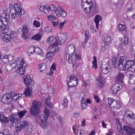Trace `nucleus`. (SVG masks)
<instances>
[{
  "label": "nucleus",
  "mask_w": 135,
  "mask_h": 135,
  "mask_svg": "<svg viewBox=\"0 0 135 135\" xmlns=\"http://www.w3.org/2000/svg\"><path fill=\"white\" fill-rule=\"evenodd\" d=\"M3 36V40L4 41L8 42L11 39L9 36V35L8 34H5Z\"/></svg>",
  "instance_id": "35"
},
{
  "label": "nucleus",
  "mask_w": 135,
  "mask_h": 135,
  "mask_svg": "<svg viewBox=\"0 0 135 135\" xmlns=\"http://www.w3.org/2000/svg\"><path fill=\"white\" fill-rule=\"evenodd\" d=\"M33 25L36 27H39L40 26V22L37 20H35L33 23Z\"/></svg>",
  "instance_id": "49"
},
{
  "label": "nucleus",
  "mask_w": 135,
  "mask_h": 135,
  "mask_svg": "<svg viewBox=\"0 0 135 135\" xmlns=\"http://www.w3.org/2000/svg\"><path fill=\"white\" fill-rule=\"evenodd\" d=\"M123 129L128 134L132 135L135 134V129L132 127L124 125Z\"/></svg>",
  "instance_id": "10"
},
{
  "label": "nucleus",
  "mask_w": 135,
  "mask_h": 135,
  "mask_svg": "<svg viewBox=\"0 0 135 135\" xmlns=\"http://www.w3.org/2000/svg\"><path fill=\"white\" fill-rule=\"evenodd\" d=\"M10 95L9 93L4 94L1 98V101L5 104H8L11 101V99L10 98Z\"/></svg>",
  "instance_id": "13"
},
{
  "label": "nucleus",
  "mask_w": 135,
  "mask_h": 135,
  "mask_svg": "<svg viewBox=\"0 0 135 135\" xmlns=\"http://www.w3.org/2000/svg\"><path fill=\"white\" fill-rule=\"evenodd\" d=\"M118 29L120 31H123L125 29V26L122 24H119Z\"/></svg>",
  "instance_id": "52"
},
{
  "label": "nucleus",
  "mask_w": 135,
  "mask_h": 135,
  "mask_svg": "<svg viewBox=\"0 0 135 135\" xmlns=\"http://www.w3.org/2000/svg\"><path fill=\"white\" fill-rule=\"evenodd\" d=\"M102 65L106 66V65L109 66V64L110 62V59L108 57H104L102 61Z\"/></svg>",
  "instance_id": "26"
},
{
  "label": "nucleus",
  "mask_w": 135,
  "mask_h": 135,
  "mask_svg": "<svg viewBox=\"0 0 135 135\" xmlns=\"http://www.w3.org/2000/svg\"><path fill=\"white\" fill-rule=\"evenodd\" d=\"M78 132H79L78 130L77 132V135H84V131L83 129L81 128V130H80V132L79 133H78Z\"/></svg>",
  "instance_id": "59"
},
{
  "label": "nucleus",
  "mask_w": 135,
  "mask_h": 135,
  "mask_svg": "<svg viewBox=\"0 0 135 135\" xmlns=\"http://www.w3.org/2000/svg\"><path fill=\"white\" fill-rule=\"evenodd\" d=\"M46 8L48 12V13L50 11H54L58 17H60V16L64 17L67 15L66 12L64 11V9L62 7L57 6L56 7L54 5H50L46 6Z\"/></svg>",
  "instance_id": "4"
},
{
  "label": "nucleus",
  "mask_w": 135,
  "mask_h": 135,
  "mask_svg": "<svg viewBox=\"0 0 135 135\" xmlns=\"http://www.w3.org/2000/svg\"><path fill=\"white\" fill-rule=\"evenodd\" d=\"M117 61V60L115 57H113L112 58V64L114 67L115 66Z\"/></svg>",
  "instance_id": "57"
},
{
  "label": "nucleus",
  "mask_w": 135,
  "mask_h": 135,
  "mask_svg": "<svg viewBox=\"0 0 135 135\" xmlns=\"http://www.w3.org/2000/svg\"><path fill=\"white\" fill-rule=\"evenodd\" d=\"M9 94L10 95V98L11 99V100L12 99L14 100H17L22 96L21 94H17L13 92H11Z\"/></svg>",
  "instance_id": "17"
},
{
  "label": "nucleus",
  "mask_w": 135,
  "mask_h": 135,
  "mask_svg": "<svg viewBox=\"0 0 135 135\" xmlns=\"http://www.w3.org/2000/svg\"><path fill=\"white\" fill-rule=\"evenodd\" d=\"M9 9L12 18H16L17 15L20 17L24 13L20 8V5L17 3H15L14 5H10Z\"/></svg>",
  "instance_id": "3"
},
{
  "label": "nucleus",
  "mask_w": 135,
  "mask_h": 135,
  "mask_svg": "<svg viewBox=\"0 0 135 135\" xmlns=\"http://www.w3.org/2000/svg\"><path fill=\"white\" fill-rule=\"evenodd\" d=\"M30 110L31 114L34 115L36 116L41 112L40 110L32 106L30 109Z\"/></svg>",
  "instance_id": "21"
},
{
  "label": "nucleus",
  "mask_w": 135,
  "mask_h": 135,
  "mask_svg": "<svg viewBox=\"0 0 135 135\" xmlns=\"http://www.w3.org/2000/svg\"><path fill=\"white\" fill-rule=\"evenodd\" d=\"M48 92L49 93L52 94L54 93V88L53 86L48 88Z\"/></svg>",
  "instance_id": "51"
},
{
  "label": "nucleus",
  "mask_w": 135,
  "mask_h": 135,
  "mask_svg": "<svg viewBox=\"0 0 135 135\" xmlns=\"http://www.w3.org/2000/svg\"><path fill=\"white\" fill-rule=\"evenodd\" d=\"M0 135H12L10 131L7 129H4L3 131L0 133Z\"/></svg>",
  "instance_id": "34"
},
{
  "label": "nucleus",
  "mask_w": 135,
  "mask_h": 135,
  "mask_svg": "<svg viewBox=\"0 0 135 135\" xmlns=\"http://www.w3.org/2000/svg\"><path fill=\"white\" fill-rule=\"evenodd\" d=\"M45 102L46 105L49 107H50L51 104L50 103V99L49 98H47L46 99Z\"/></svg>",
  "instance_id": "56"
},
{
  "label": "nucleus",
  "mask_w": 135,
  "mask_h": 135,
  "mask_svg": "<svg viewBox=\"0 0 135 135\" xmlns=\"http://www.w3.org/2000/svg\"><path fill=\"white\" fill-rule=\"evenodd\" d=\"M122 87V85L119 83L113 85L111 88L113 93L114 94H116L118 91L121 90Z\"/></svg>",
  "instance_id": "14"
},
{
  "label": "nucleus",
  "mask_w": 135,
  "mask_h": 135,
  "mask_svg": "<svg viewBox=\"0 0 135 135\" xmlns=\"http://www.w3.org/2000/svg\"><path fill=\"white\" fill-rule=\"evenodd\" d=\"M17 123L16 125V129L17 132H20L28 125V122L26 120L20 121Z\"/></svg>",
  "instance_id": "7"
},
{
  "label": "nucleus",
  "mask_w": 135,
  "mask_h": 135,
  "mask_svg": "<svg viewBox=\"0 0 135 135\" xmlns=\"http://www.w3.org/2000/svg\"><path fill=\"white\" fill-rule=\"evenodd\" d=\"M28 31L27 25L25 24H24L22 27V33L21 34V37L23 40L27 38V36Z\"/></svg>",
  "instance_id": "11"
},
{
  "label": "nucleus",
  "mask_w": 135,
  "mask_h": 135,
  "mask_svg": "<svg viewBox=\"0 0 135 135\" xmlns=\"http://www.w3.org/2000/svg\"><path fill=\"white\" fill-rule=\"evenodd\" d=\"M68 100L66 98H65L63 102L62 103V105H63L64 107H66L68 105Z\"/></svg>",
  "instance_id": "50"
},
{
  "label": "nucleus",
  "mask_w": 135,
  "mask_h": 135,
  "mask_svg": "<svg viewBox=\"0 0 135 135\" xmlns=\"http://www.w3.org/2000/svg\"><path fill=\"white\" fill-rule=\"evenodd\" d=\"M9 36L12 39L15 38L16 36V33L15 32L13 31H11L10 33Z\"/></svg>",
  "instance_id": "48"
},
{
  "label": "nucleus",
  "mask_w": 135,
  "mask_h": 135,
  "mask_svg": "<svg viewBox=\"0 0 135 135\" xmlns=\"http://www.w3.org/2000/svg\"><path fill=\"white\" fill-rule=\"evenodd\" d=\"M123 42H121V45H126L128 43V39L127 37H125L123 40Z\"/></svg>",
  "instance_id": "47"
},
{
  "label": "nucleus",
  "mask_w": 135,
  "mask_h": 135,
  "mask_svg": "<svg viewBox=\"0 0 135 135\" xmlns=\"http://www.w3.org/2000/svg\"><path fill=\"white\" fill-rule=\"evenodd\" d=\"M41 38V35L37 34L33 36L32 38L36 40L39 41L40 40Z\"/></svg>",
  "instance_id": "41"
},
{
  "label": "nucleus",
  "mask_w": 135,
  "mask_h": 135,
  "mask_svg": "<svg viewBox=\"0 0 135 135\" xmlns=\"http://www.w3.org/2000/svg\"><path fill=\"white\" fill-rule=\"evenodd\" d=\"M39 117L41 121L40 124V126L42 128H45L47 126L46 124V120L48 117L45 116L44 115L42 114L39 115Z\"/></svg>",
  "instance_id": "8"
},
{
  "label": "nucleus",
  "mask_w": 135,
  "mask_h": 135,
  "mask_svg": "<svg viewBox=\"0 0 135 135\" xmlns=\"http://www.w3.org/2000/svg\"><path fill=\"white\" fill-rule=\"evenodd\" d=\"M6 57L8 59V61H11L13 59V56L11 55H10L7 56H6Z\"/></svg>",
  "instance_id": "60"
},
{
  "label": "nucleus",
  "mask_w": 135,
  "mask_h": 135,
  "mask_svg": "<svg viewBox=\"0 0 135 135\" xmlns=\"http://www.w3.org/2000/svg\"><path fill=\"white\" fill-rule=\"evenodd\" d=\"M102 19V17L99 15H97L95 16L94 19L95 22L96 27L98 29V27L99 22H100Z\"/></svg>",
  "instance_id": "29"
},
{
  "label": "nucleus",
  "mask_w": 135,
  "mask_h": 135,
  "mask_svg": "<svg viewBox=\"0 0 135 135\" xmlns=\"http://www.w3.org/2000/svg\"><path fill=\"white\" fill-rule=\"evenodd\" d=\"M47 68V66L45 63H42L40 64L39 66L40 72L42 73H44L46 71Z\"/></svg>",
  "instance_id": "24"
},
{
  "label": "nucleus",
  "mask_w": 135,
  "mask_h": 135,
  "mask_svg": "<svg viewBox=\"0 0 135 135\" xmlns=\"http://www.w3.org/2000/svg\"><path fill=\"white\" fill-rule=\"evenodd\" d=\"M32 106L40 110L41 107V102L38 100H33Z\"/></svg>",
  "instance_id": "22"
},
{
  "label": "nucleus",
  "mask_w": 135,
  "mask_h": 135,
  "mask_svg": "<svg viewBox=\"0 0 135 135\" xmlns=\"http://www.w3.org/2000/svg\"><path fill=\"white\" fill-rule=\"evenodd\" d=\"M35 52L37 54L41 56H44V53L40 48L38 47H35Z\"/></svg>",
  "instance_id": "32"
},
{
  "label": "nucleus",
  "mask_w": 135,
  "mask_h": 135,
  "mask_svg": "<svg viewBox=\"0 0 135 135\" xmlns=\"http://www.w3.org/2000/svg\"><path fill=\"white\" fill-rule=\"evenodd\" d=\"M55 46H54L53 47L51 48H50V46H49V48H51L50 50H52V51L53 53H54V54H55L60 49V47H58L57 48H56L55 47Z\"/></svg>",
  "instance_id": "38"
},
{
  "label": "nucleus",
  "mask_w": 135,
  "mask_h": 135,
  "mask_svg": "<svg viewBox=\"0 0 135 135\" xmlns=\"http://www.w3.org/2000/svg\"><path fill=\"white\" fill-rule=\"evenodd\" d=\"M47 18L48 19L50 20H55L56 17L53 15H51L47 16Z\"/></svg>",
  "instance_id": "55"
},
{
  "label": "nucleus",
  "mask_w": 135,
  "mask_h": 135,
  "mask_svg": "<svg viewBox=\"0 0 135 135\" xmlns=\"http://www.w3.org/2000/svg\"><path fill=\"white\" fill-rule=\"evenodd\" d=\"M94 98L95 99V101L96 103H98L100 101V99L96 95H95Z\"/></svg>",
  "instance_id": "63"
},
{
  "label": "nucleus",
  "mask_w": 135,
  "mask_h": 135,
  "mask_svg": "<svg viewBox=\"0 0 135 135\" xmlns=\"http://www.w3.org/2000/svg\"><path fill=\"white\" fill-rule=\"evenodd\" d=\"M17 116L16 117L12 116L11 117H10L9 118V120L11 121L13 123H16L17 122L18 120V118H16Z\"/></svg>",
  "instance_id": "37"
},
{
  "label": "nucleus",
  "mask_w": 135,
  "mask_h": 135,
  "mask_svg": "<svg viewBox=\"0 0 135 135\" xmlns=\"http://www.w3.org/2000/svg\"><path fill=\"white\" fill-rule=\"evenodd\" d=\"M108 100L109 105L111 108L112 110H117L121 107V105L119 101L110 98H108Z\"/></svg>",
  "instance_id": "6"
},
{
  "label": "nucleus",
  "mask_w": 135,
  "mask_h": 135,
  "mask_svg": "<svg viewBox=\"0 0 135 135\" xmlns=\"http://www.w3.org/2000/svg\"><path fill=\"white\" fill-rule=\"evenodd\" d=\"M66 56L67 60L68 62L70 64L74 63H76L75 60L74 58V54H66Z\"/></svg>",
  "instance_id": "18"
},
{
  "label": "nucleus",
  "mask_w": 135,
  "mask_h": 135,
  "mask_svg": "<svg viewBox=\"0 0 135 135\" xmlns=\"http://www.w3.org/2000/svg\"><path fill=\"white\" fill-rule=\"evenodd\" d=\"M79 116V114L77 112L74 113L73 115V117L75 118H78Z\"/></svg>",
  "instance_id": "62"
},
{
  "label": "nucleus",
  "mask_w": 135,
  "mask_h": 135,
  "mask_svg": "<svg viewBox=\"0 0 135 135\" xmlns=\"http://www.w3.org/2000/svg\"><path fill=\"white\" fill-rule=\"evenodd\" d=\"M124 77V76L123 74L120 73H119L117 76L115 78L114 81L117 82H120L122 83Z\"/></svg>",
  "instance_id": "23"
},
{
  "label": "nucleus",
  "mask_w": 135,
  "mask_h": 135,
  "mask_svg": "<svg viewBox=\"0 0 135 135\" xmlns=\"http://www.w3.org/2000/svg\"><path fill=\"white\" fill-rule=\"evenodd\" d=\"M24 82L26 85L28 87L26 89L23 94L26 97H30L32 94V88L35 84L34 81L31 79L29 75L24 76Z\"/></svg>",
  "instance_id": "2"
},
{
  "label": "nucleus",
  "mask_w": 135,
  "mask_h": 135,
  "mask_svg": "<svg viewBox=\"0 0 135 135\" xmlns=\"http://www.w3.org/2000/svg\"><path fill=\"white\" fill-rule=\"evenodd\" d=\"M134 65L133 61L126 60L124 56H120L118 60V68L120 70H127Z\"/></svg>",
  "instance_id": "1"
},
{
  "label": "nucleus",
  "mask_w": 135,
  "mask_h": 135,
  "mask_svg": "<svg viewBox=\"0 0 135 135\" xmlns=\"http://www.w3.org/2000/svg\"><path fill=\"white\" fill-rule=\"evenodd\" d=\"M57 36L58 39L63 44L65 42L66 38V35L65 33H59L57 34Z\"/></svg>",
  "instance_id": "20"
},
{
  "label": "nucleus",
  "mask_w": 135,
  "mask_h": 135,
  "mask_svg": "<svg viewBox=\"0 0 135 135\" xmlns=\"http://www.w3.org/2000/svg\"><path fill=\"white\" fill-rule=\"evenodd\" d=\"M0 121L3 123H7L8 122V118L4 116L2 112L0 113Z\"/></svg>",
  "instance_id": "25"
},
{
  "label": "nucleus",
  "mask_w": 135,
  "mask_h": 135,
  "mask_svg": "<svg viewBox=\"0 0 135 135\" xmlns=\"http://www.w3.org/2000/svg\"><path fill=\"white\" fill-rule=\"evenodd\" d=\"M111 40L109 36L105 37L104 38V41L105 45H107L110 44Z\"/></svg>",
  "instance_id": "33"
},
{
  "label": "nucleus",
  "mask_w": 135,
  "mask_h": 135,
  "mask_svg": "<svg viewBox=\"0 0 135 135\" xmlns=\"http://www.w3.org/2000/svg\"><path fill=\"white\" fill-rule=\"evenodd\" d=\"M75 50L74 45L71 44L67 46L65 50L66 54H74Z\"/></svg>",
  "instance_id": "9"
},
{
  "label": "nucleus",
  "mask_w": 135,
  "mask_h": 135,
  "mask_svg": "<svg viewBox=\"0 0 135 135\" xmlns=\"http://www.w3.org/2000/svg\"><path fill=\"white\" fill-rule=\"evenodd\" d=\"M26 110H22L20 112H18L17 113V115L18 117L21 118L25 115V113H26Z\"/></svg>",
  "instance_id": "36"
},
{
  "label": "nucleus",
  "mask_w": 135,
  "mask_h": 135,
  "mask_svg": "<svg viewBox=\"0 0 135 135\" xmlns=\"http://www.w3.org/2000/svg\"><path fill=\"white\" fill-rule=\"evenodd\" d=\"M81 5L83 8H85L86 6L93 7V3L91 0H81Z\"/></svg>",
  "instance_id": "16"
},
{
  "label": "nucleus",
  "mask_w": 135,
  "mask_h": 135,
  "mask_svg": "<svg viewBox=\"0 0 135 135\" xmlns=\"http://www.w3.org/2000/svg\"><path fill=\"white\" fill-rule=\"evenodd\" d=\"M38 8L40 11L43 12L45 14H47L48 13V12L46 8V6L40 5L39 6Z\"/></svg>",
  "instance_id": "27"
},
{
  "label": "nucleus",
  "mask_w": 135,
  "mask_h": 135,
  "mask_svg": "<svg viewBox=\"0 0 135 135\" xmlns=\"http://www.w3.org/2000/svg\"><path fill=\"white\" fill-rule=\"evenodd\" d=\"M105 81V80L103 77L100 75L98 79V83L97 85V88L98 89L102 88L104 85Z\"/></svg>",
  "instance_id": "19"
},
{
  "label": "nucleus",
  "mask_w": 135,
  "mask_h": 135,
  "mask_svg": "<svg viewBox=\"0 0 135 135\" xmlns=\"http://www.w3.org/2000/svg\"><path fill=\"white\" fill-rule=\"evenodd\" d=\"M32 130L31 127H27L23 131V132L25 134L30 135L32 132Z\"/></svg>",
  "instance_id": "30"
},
{
  "label": "nucleus",
  "mask_w": 135,
  "mask_h": 135,
  "mask_svg": "<svg viewBox=\"0 0 135 135\" xmlns=\"http://www.w3.org/2000/svg\"><path fill=\"white\" fill-rule=\"evenodd\" d=\"M93 59L94 60L92 63L94 65L92 66V68L95 69L97 68L96 57L95 56H94Z\"/></svg>",
  "instance_id": "40"
},
{
  "label": "nucleus",
  "mask_w": 135,
  "mask_h": 135,
  "mask_svg": "<svg viewBox=\"0 0 135 135\" xmlns=\"http://www.w3.org/2000/svg\"><path fill=\"white\" fill-rule=\"evenodd\" d=\"M119 125L120 126H119V127L118 126L117 129L118 131L121 133H123V131L122 129V128H121L120 126V124H119Z\"/></svg>",
  "instance_id": "61"
},
{
  "label": "nucleus",
  "mask_w": 135,
  "mask_h": 135,
  "mask_svg": "<svg viewBox=\"0 0 135 135\" xmlns=\"http://www.w3.org/2000/svg\"><path fill=\"white\" fill-rule=\"evenodd\" d=\"M35 52V47L32 46L30 47L28 50V52L30 53L31 54H32Z\"/></svg>",
  "instance_id": "44"
},
{
  "label": "nucleus",
  "mask_w": 135,
  "mask_h": 135,
  "mask_svg": "<svg viewBox=\"0 0 135 135\" xmlns=\"http://www.w3.org/2000/svg\"><path fill=\"white\" fill-rule=\"evenodd\" d=\"M85 42H87L89 39V32L88 30H86L85 32Z\"/></svg>",
  "instance_id": "42"
},
{
  "label": "nucleus",
  "mask_w": 135,
  "mask_h": 135,
  "mask_svg": "<svg viewBox=\"0 0 135 135\" xmlns=\"http://www.w3.org/2000/svg\"><path fill=\"white\" fill-rule=\"evenodd\" d=\"M62 44V42L60 41V42L58 40L56 39L55 42V43H54L52 44L50 46V48L52 47L54 45L55 46H56Z\"/></svg>",
  "instance_id": "39"
},
{
  "label": "nucleus",
  "mask_w": 135,
  "mask_h": 135,
  "mask_svg": "<svg viewBox=\"0 0 135 135\" xmlns=\"http://www.w3.org/2000/svg\"><path fill=\"white\" fill-rule=\"evenodd\" d=\"M44 113L46 115V116L48 117L50 114L49 109H47V108L45 107L44 110Z\"/></svg>",
  "instance_id": "54"
},
{
  "label": "nucleus",
  "mask_w": 135,
  "mask_h": 135,
  "mask_svg": "<svg viewBox=\"0 0 135 135\" xmlns=\"http://www.w3.org/2000/svg\"><path fill=\"white\" fill-rule=\"evenodd\" d=\"M92 7H88L87 8L86 7L85 8H84V11L86 13H89L91 11V8Z\"/></svg>",
  "instance_id": "46"
},
{
  "label": "nucleus",
  "mask_w": 135,
  "mask_h": 135,
  "mask_svg": "<svg viewBox=\"0 0 135 135\" xmlns=\"http://www.w3.org/2000/svg\"><path fill=\"white\" fill-rule=\"evenodd\" d=\"M9 20L6 19L4 17L0 15V29H2L5 25H9Z\"/></svg>",
  "instance_id": "15"
},
{
  "label": "nucleus",
  "mask_w": 135,
  "mask_h": 135,
  "mask_svg": "<svg viewBox=\"0 0 135 135\" xmlns=\"http://www.w3.org/2000/svg\"><path fill=\"white\" fill-rule=\"evenodd\" d=\"M21 67H19L18 69L16 70V72L18 73L19 74L23 75L24 74V69L23 68L25 67L26 66L25 64V62L22 59L20 63Z\"/></svg>",
  "instance_id": "12"
},
{
  "label": "nucleus",
  "mask_w": 135,
  "mask_h": 135,
  "mask_svg": "<svg viewBox=\"0 0 135 135\" xmlns=\"http://www.w3.org/2000/svg\"><path fill=\"white\" fill-rule=\"evenodd\" d=\"M1 29V33L4 34L7 33L9 30V25L8 24L5 25L4 26L2 29Z\"/></svg>",
  "instance_id": "28"
},
{
  "label": "nucleus",
  "mask_w": 135,
  "mask_h": 135,
  "mask_svg": "<svg viewBox=\"0 0 135 135\" xmlns=\"http://www.w3.org/2000/svg\"><path fill=\"white\" fill-rule=\"evenodd\" d=\"M124 116L126 117L127 119L132 118V117L131 116V114H129L128 113L126 112L124 115Z\"/></svg>",
  "instance_id": "58"
},
{
  "label": "nucleus",
  "mask_w": 135,
  "mask_h": 135,
  "mask_svg": "<svg viewBox=\"0 0 135 135\" xmlns=\"http://www.w3.org/2000/svg\"><path fill=\"white\" fill-rule=\"evenodd\" d=\"M101 69L104 74H107L109 72L108 66L107 65H106V66L102 65L101 67Z\"/></svg>",
  "instance_id": "31"
},
{
  "label": "nucleus",
  "mask_w": 135,
  "mask_h": 135,
  "mask_svg": "<svg viewBox=\"0 0 135 135\" xmlns=\"http://www.w3.org/2000/svg\"><path fill=\"white\" fill-rule=\"evenodd\" d=\"M67 82L68 86V90L69 91L70 88L75 86L77 85L78 79L75 75L69 76L67 79Z\"/></svg>",
  "instance_id": "5"
},
{
  "label": "nucleus",
  "mask_w": 135,
  "mask_h": 135,
  "mask_svg": "<svg viewBox=\"0 0 135 135\" xmlns=\"http://www.w3.org/2000/svg\"><path fill=\"white\" fill-rule=\"evenodd\" d=\"M12 71L16 69L17 66H18V63L17 62H15L14 63H13L11 64Z\"/></svg>",
  "instance_id": "43"
},
{
  "label": "nucleus",
  "mask_w": 135,
  "mask_h": 135,
  "mask_svg": "<svg viewBox=\"0 0 135 135\" xmlns=\"http://www.w3.org/2000/svg\"><path fill=\"white\" fill-rule=\"evenodd\" d=\"M55 39V37H53L52 36H50L47 39V43H50L51 42H52Z\"/></svg>",
  "instance_id": "45"
},
{
  "label": "nucleus",
  "mask_w": 135,
  "mask_h": 135,
  "mask_svg": "<svg viewBox=\"0 0 135 135\" xmlns=\"http://www.w3.org/2000/svg\"><path fill=\"white\" fill-rule=\"evenodd\" d=\"M66 22V21H64L63 22H61L59 24V27L60 29H61L62 28V26Z\"/></svg>",
  "instance_id": "64"
},
{
  "label": "nucleus",
  "mask_w": 135,
  "mask_h": 135,
  "mask_svg": "<svg viewBox=\"0 0 135 135\" xmlns=\"http://www.w3.org/2000/svg\"><path fill=\"white\" fill-rule=\"evenodd\" d=\"M6 69L7 71H12V69L11 64L7 65L6 66Z\"/></svg>",
  "instance_id": "53"
}]
</instances>
